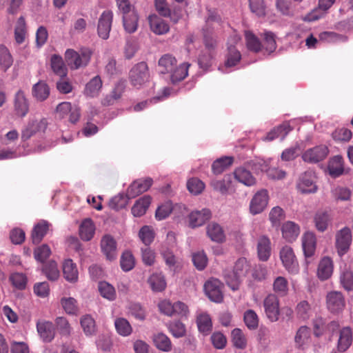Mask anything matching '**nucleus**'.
Wrapping results in <instances>:
<instances>
[{
    "mask_svg": "<svg viewBox=\"0 0 353 353\" xmlns=\"http://www.w3.org/2000/svg\"><path fill=\"white\" fill-rule=\"evenodd\" d=\"M92 54V50L89 48H81L78 52L68 49L65 52V59L71 70H77L88 65Z\"/></svg>",
    "mask_w": 353,
    "mask_h": 353,
    "instance_id": "obj_1",
    "label": "nucleus"
},
{
    "mask_svg": "<svg viewBox=\"0 0 353 353\" xmlns=\"http://www.w3.org/2000/svg\"><path fill=\"white\" fill-rule=\"evenodd\" d=\"M150 79L148 64L141 61L135 64L129 72V81L131 85L140 88Z\"/></svg>",
    "mask_w": 353,
    "mask_h": 353,
    "instance_id": "obj_2",
    "label": "nucleus"
},
{
    "mask_svg": "<svg viewBox=\"0 0 353 353\" xmlns=\"http://www.w3.org/2000/svg\"><path fill=\"white\" fill-rule=\"evenodd\" d=\"M263 307L267 318L271 322H276L279 319V300L274 294H268L263 300Z\"/></svg>",
    "mask_w": 353,
    "mask_h": 353,
    "instance_id": "obj_3",
    "label": "nucleus"
},
{
    "mask_svg": "<svg viewBox=\"0 0 353 353\" xmlns=\"http://www.w3.org/2000/svg\"><path fill=\"white\" fill-rule=\"evenodd\" d=\"M223 284L216 279L211 278L204 284V291L208 297L213 302L221 303L223 300Z\"/></svg>",
    "mask_w": 353,
    "mask_h": 353,
    "instance_id": "obj_4",
    "label": "nucleus"
},
{
    "mask_svg": "<svg viewBox=\"0 0 353 353\" xmlns=\"http://www.w3.org/2000/svg\"><path fill=\"white\" fill-rule=\"evenodd\" d=\"M329 154V149L325 145H316L307 150L302 155L305 162L316 163L324 160Z\"/></svg>",
    "mask_w": 353,
    "mask_h": 353,
    "instance_id": "obj_5",
    "label": "nucleus"
},
{
    "mask_svg": "<svg viewBox=\"0 0 353 353\" xmlns=\"http://www.w3.org/2000/svg\"><path fill=\"white\" fill-rule=\"evenodd\" d=\"M352 243V232L349 228L345 227L336 234V248L340 256L349 250Z\"/></svg>",
    "mask_w": 353,
    "mask_h": 353,
    "instance_id": "obj_6",
    "label": "nucleus"
},
{
    "mask_svg": "<svg viewBox=\"0 0 353 353\" xmlns=\"http://www.w3.org/2000/svg\"><path fill=\"white\" fill-rule=\"evenodd\" d=\"M243 274L242 266H228L224 272V278L227 285L232 290L239 288L241 278Z\"/></svg>",
    "mask_w": 353,
    "mask_h": 353,
    "instance_id": "obj_7",
    "label": "nucleus"
},
{
    "mask_svg": "<svg viewBox=\"0 0 353 353\" xmlns=\"http://www.w3.org/2000/svg\"><path fill=\"white\" fill-rule=\"evenodd\" d=\"M269 196L266 190L258 191L252 199L250 203V211L255 215L262 212L268 203Z\"/></svg>",
    "mask_w": 353,
    "mask_h": 353,
    "instance_id": "obj_8",
    "label": "nucleus"
},
{
    "mask_svg": "<svg viewBox=\"0 0 353 353\" xmlns=\"http://www.w3.org/2000/svg\"><path fill=\"white\" fill-rule=\"evenodd\" d=\"M152 178L139 179L134 181L129 186L127 190V197L128 199L135 198L136 196L146 192L152 185Z\"/></svg>",
    "mask_w": 353,
    "mask_h": 353,
    "instance_id": "obj_9",
    "label": "nucleus"
},
{
    "mask_svg": "<svg viewBox=\"0 0 353 353\" xmlns=\"http://www.w3.org/2000/svg\"><path fill=\"white\" fill-rule=\"evenodd\" d=\"M113 20V13L110 10H105L101 14L98 22V34L103 39L109 37Z\"/></svg>",
    "mask_w": 353,
    "mask_h": 353,
    "instance_id": "obj_10",
    "label": "nucleus"
},
{
    "mask_svg": "<svg viewBox=\"0 0 353 353\" xmlns=\"http://www.w3.org/2000/svg\"><path fill=\"white\" fill-rule=\"evenodd\" d=\"M297 189L303 194L314 193L317 186L314 182V175L306 172L301 175L296 184Z\"/></svg>",
    "mask_w": 353,
    "mask_h": 353,
    "instance_id": "obj_11",
    "label": "nucleus"
},
{
    "mask_svg": "<svg viewBox=\"0 0 353 353\" xmlns=\"http://www.w3.org/2000/svg\"><path fill=\"white\" fill-rule=\"evenodd\" d=\"M14 108L17 116L25 117L29 112V103L25 93L21 90L17 92L14 98Z\"/></svg>",
    "mask_w": 353,
    "mask_h": 353,
    "instance_id": "obj_12",
    "label": "nucleus"
},
{
    "mask_svg": "<svg viewBox=\"0 0 353 353\" xmlns=\"http://www.w3.org/2000/svg\"><path fill=\"white\" fill-rule=\"evenodd\" d=\"M327 306L332 313H338L342 311L345 307V299L339 292H331L327 295Z\"/></svg>",
    "mask_w": 353,
    "mask_h": 353,
    "instance_id": "obj_13",
    "label": "nucleus"
},
{
    "mask_svg": "<svg viewBox=\"0 0 353 353\" xmlns=\"http://www.w3.org/2000/svg\"><path fill=\"white\" fill-rule=\"evenodd\" d=\"M100 245L102 252L108 260L112 261L116 258L117 242L111 235H104L101 240Z\"/></svg>",
    "mask_w": 353,
    "mask_h": 353,
    "instance_id": "obj_14",
    "label": "nucleus"
},
{
    "mask_svg": "<svg viewBox=\"0 0 353 353\" xmlns=\"http://www.w3.org/2000/svg\"><path fill=\"white\" fill-rule=\"evenodd\" d=\"M148 21L151 31L155 34H165L170 30L168 23L156 14L150 15Z\"/></svg>",
    "mask_w": 353,
    "mask_h": 353,
    "instance_id": "obj_15",
    "label": "nucleus"
},
{
    "mask_svg": "<svg viewBox=\"0 0 353 353\" xmlns=\"http://www.w3.org/2000/svg\"><path fill=\"white\" fill-rule=\"evenodd\" d=\"M37 332L44 342H50L55 336V330L52 322L48 321H39L37 323Z\"/></svg>",
    "mask_w": 353,
    "mask_h": 353,
    "instance_id": "obj_16",
    "label": "nucleus"
},
{
    "mask_svg": "<svg viewBox=\"0 0 353 353\" xmlns=\"http://www.w3.org/2000/svg\"><path fill=\"white\" fill-rule=\"evenodd\" d=\"M50 224L44 220L38 222L33 228L31 233L32 241L34 244H39L49 230Z\"/></svg>",
    "mask_w": 353,
    "mask_h": 353,
    "instance_id": "obj_17",
    "label": "nucleus"
},
{
    "mask_svg": "<svg viewBox=\"0 0 353 353\" xmlns=\"http://www.w3.org/2000/svg\"><path fill=\"white\" fill-rule=\"evenodd\" d=\"M282 236L288 242H292L296 239L299 233V226L292 222L287 221L284 223L281 228Z\"/></svg>",
    "mask_w": 353,
    "mask_h": 353,
    "instance_id": "obj_18",
    "label": "nucleus"
},
{
    "mask_svg": "<svg viewBox=\"0 0 353 353\" xmlns=\"http://www.w3.org/2000/svg\"><path fill=\"white\" fill-rule=\"evenodd\" d=\"M316 236L312 232H305L302 237V246L306 259L311 257L316 249Z\"/></svg>",
    "mask_w": 353,
    "mask_h": 353,
    "instance_id": "obj_19",
    "label": "nucleus"
},
{
    "mask_svg": "<svg viewBox=\"0 0 353 353\" xmlns=\"http://www.w3.org/2000/svg\"><path fill=\"white\" fill-rule=\"evenodd\" d=\"M211 217V212L209 209H203L201 211L192 212L190 214V225L192 228L202 225Z\"/></svg>",
    "mask_w": 353,
    "mask_h": 353,
    "instance_id": "obj_20",
    "label": "nucleus"
},
{
    "mask_svg": "<svg viewBox=\"0 0 353 353\" xmlns=\"http://www.w3.org/2000/svg\"><path fill=\"white\" fill-rule=\"evenodd\" d=\"M270 240L266 236H261L258 239L257 254L259 259L266 261L271 253Z\"/></svg>",
    "mask_w": 353,
    "mask_h": 353,
    "instance_id": "obj_21",
    "label": "nucleus"
},
{
    "mask_svg": "<svg viewBox=\"0 0 353 353\" xmlns=\"http://www.w3.org/2000/svg\"><path fill=\"white\" fill-rule=\"evenodd\" d=\"M139 17L134 10L130 12L123 13V25L128 33L134 32L138 28Z\"/></svg>",
    "mask_w": 353,
    "mask_h": 353,
    "instance_id": "obj_22",
    "label": "nucleus"
},
{
    "mask_svg": "<svg viewBox=\"0 0 353 353\" xmlns=\"http://www.w3.org/2000/svg\"><path fill=\"white\" fill-rule=\"evenodd\" d=\"M50 93L48 85L43 81H39L32 86V94L39 101L46 100Z\"/></svg>",
    "mask_w": 353,
    "mask_h": 353,
    "instance_id": "obj_23",
    "label": "nucleus"
},
{
    "mask_svg": "<svg viewBox=\"0 0 353 353\" xmlns=\"http://www.w3.org/2000/svg\"><path fill=\"white\" fill-rule=\"evenodd\" d=\"M329 174L331 176L336 178L344 172L343 159L341 156H335L330 159L327 166Z\"/></svg>",
    "mask_w": 353,
    "mask_h": 353,
    "instance_id": "obj_24",
    "label": "nucleus"
},
{
    "mask_svg": "<svg viewBox=\"0 0 353 353\" xmlns=\"http://www.w3.org/2000/svg\"><path fill=\"white\" fill-rule=\"evenodd\" d=\"M154 346L159 350L168 352L172 349V344L170 338L162 332L154 334L152 336Z\"/></svg>",
    "mask_w": 353,
    "mask_h": 353,
    "instance_id": "obj_25",
    "label": "nucleus"
},
{
    "mask_svg": "<svg viewBox=\"0 0 353 353\" xmlns=\"http://www.w3.org/2000/svg\"><path fill=\"white\" fill-rule=\"evenodd\" d=\"M95 232V225L91 219H85L79 226V236L83 241L91 240Z\"/></svg>",
    "mask_w": 353,
    "mask_h": 353,
    "instance_id": "obj_26",
    "label": "nucleus"
},
{
    "mask_svg": "<svg viewBox=\"0 0 353 353\" xmlns=\"http://www.w3.org/2000/svg\"><path fill=\"white\" fill-rule=\"evenodd\" d=\"M352 332L350 327H345L341 330L338 341V350L340 352L346 351L352 345Z\"/></svg>",
    "mask_w": 353,
    "mask_h": 353,
    "instance_id": "obj_27",
    "label": "nucleus"
},
{
    "mask_svg": "<svg viewBox=\"0 0 353 353\" xmlns=\"http://www.w3.org/2000/svg\"><path fill=\"white\" fill-rule=\"evenodd\" d=\"M234 176L236 180L246 186H252L256 183V179L252 173L243 167L236 168L234 172Z\"/></svg>",
    "mask_w": 353,
    "mask_h": 353,
    "instance_id": "obj_28",
    "label": "nucleus"
},
{
    "mask_svg": "<svg viewBox=\"0 0 353 353\" xmlns=\"http://www.w3.org/2000/svg\"><path fill=\"white\" fill-rule=\"evenodd\" d=\"M103 82L99 75L92 78L85 85L84 93L86 96L94 97L99 95Z\"/></svg>",
    "mask_w": 353,
    "mask_h": 353,
    "instance_id": "obj_29",
    "label": "nucleus"
},
{
    "mask_svg": "<svg viewBox=\"0 0 353 353\" xmlns=\"http://www.w3.org/2000/svg\"><path fill=\"white\" fill-rule=\"evenodd\" d=\"M292 130V129L288 123H283L268 133L265 139L268 141H272L275 139L281 138V139L283 140Z\"/></svg>",
    "mask_w": 353,
    "mask_h": 353,
    "instance_id": "obj_30",
    "label": "nucleus"
},
{
    "mask_svg": "<svg viewBox=\"0 0 353 353\" xmlns=\"http://www.w3.org/2000/svg\"><path fill=\"white\" fill-rule=\"evenodd\" d=\"M176 58L170 54L163 55L159 60L160 72L163 74L170 73L176 66Z\"/></svg>",
    "mask_w": 353,
    "mask_h": 353,
    "instance_id": "obj_31",
    "label": "nucleus"
},
{
    "mask_svg": "<svg viewBox=\"0 0 353 353\" xmlns=\"http://www.w3.org/2000/svg\"><path fill=\"white\" fill-rule=\"evenodd\" d=\"M196 324L199 332L204 335H208L212 330V319L210 316L206 312H201L198 314Z\"/></svg>",
    "mask_w": 353,
    "mask_h": 353,
    "instance_id": "obj_32",
    "label": "nucleus"
},
{
    "mask_svg": "<svg viewBox=\"0 0 353 353\" xmlns=\"http://www.w3.org/2000/svg\"><path fill=\"white\" fill-rule=\"evenodd\" d=\"M152 198L145 195L134 204L132 208V213L134 216H141L145 214L149 205L151 203Z\"/></svg>",
    "mask_w": 353,
    "mask_h": 353,
    "instance_id": "obj_33",
    "label": "nucleus"
},
{
    "mask_svg": "<svg viewBox=\"0 0 353 353\" xmlns=\"http://www.w3.org/2000/svg\"><path fill=\"white\" fill-rule=\"evenodd\" d=\"M207 234L213 241L223 242L225 236L223 228L216 223H211L207 226Z\"/></svg>",
    "mask_w": 353,
    "mask_h": 353,
    "instance_id": "obj_34",
    "label": "nucleus"
},
{
    "mask_svg": "<svg viewBox=\"0 0 353 353\" xmlns=\"http://www.w3.org/2000/svg\"><path fill=\"white\" fill-rule=\"evenodd\" d=\"M80 324L84 334L88 336H93L97 332V326L94 318L90 314H85L80 319Z\"/></svg>",
    "mask_w": 353,
    "mask_h": 353,
    "instance_id": "obj_35",
    "label": "nucleus"
},
{
    "mask_svg": "<svg viewBox=\"0 0 353 353\" xmlns=\"http://www.w3.org/2000/svg\"><path fill=\"white\" fill-rule=\"evenodd\" d=\"M190 64L183 63L179 66H176L172 72H170V79L172 83H176L183 81L188 74V68Z\"/></svg>",
    "mask_w": 353,
    "mask_h": 353,
    "instance_id": "obj_36",
    "label": "nucleus"
},
{
    "mask_svg": "<svg viewBox=\"0 0 353 353\" xmlns=\"http://www.w3.org/2000/svg\"><path fill=\"white\" fill-rule=\"evenodd\" d=\"M13 58L8 48L3 45H0V70L6 72L12 65Z\"/></svg>",
    "mask_w": 353,
    "mask_h": 353,
    "instance_id": "obj_37",
    "label": "nucleus"
},
{
    "mask_svg": "<svg viewBox=\"0 0 353 353\" xmlns=\"http://www.w3.org/2000/svg\"><path fill=\"white\" fill-rule=\"evenodd\" d=\"M234 159L231 157H224L214 161L212 165V172L221 174L233 163Z\"/></svg>",
    "mask_w": 353,
    "mask_h": 353,
    "instance_id": "obj_38",
    "label": "nucleus"
},
{
    "mask_svg": "<svg viewBox=\"0 0 353 353\" xmlns=\"http://www.w3.org/2000/svg\"><path fill=\"white\" fill-rule=\"evenodd\" d=\"M60 303L65 311L69 315H77L79 313V306L77 301L73 297H63L60 300Z\"/></svg>",
    "mask_w": 353,
    "mask_h": 353,
    "instance_id": "obj_39",
    "label": "nucleus"
},
{
    "mask_svg": "<svg viewBox=\"0 0 353 353\" xmlns=\"http://www.w3.org/2000/svg\"><path fill=\"white\" fill-rule=\"evenodd\" d=\"M51 68L53 72L61 77H64L67 75L68 69L65 65L61 57L54 54L51 57Z\"/></svg>",
    "mask_w": 353,
    "mask_h": 353,
    "instance_id": "obj_40",
    "label": "nucleus"
},
{
    "mask_svg": "<svg viewBox=\"0 0 353 353\" xmlns=\"http://www.w3.org/2000/svg\"><path fill=\"white\" fill-rule=\"evenodd\" d=\"M279 255L283 265H295L298 263L294 252L290 246H283L280 250Z\"/></svg>",
    "mask_w": 353,
    "mask_h": 353,
    "instance_id": "obj_41",
    "label": "nucleus"
},
{
    "mask_svg": "<svg viewBox=\"0 0 353 353\" xmlns=\"http://www.w3.org/2000/svg\"><path fill=\"white\" fill-rule=\"evenodd\" d=\"M148 282L154 292H161L166 288V282L161 274L155 273L152 274Z\"/></svg>",
    "mask_w": 353,
    "mask_h": 353,
    "instance_id": "obj_42",
    "label": "nucleus"
},
{
    "mask_svg": "<svg viewBox=\"0 0 353 353\" xmlns=\"http://www.w3.org/2000/svg\"><path fill=\"white\" fill-rule=\"evenodd\" d=\"M330 221L329 214L323 210L318 211L314 217L316 228L320 232H323L327 228Z\"/></svg>",
    "mask_w": 353,
    "mask_h": 353,
    "instance_id": "obj_43",
    "label": "nucleus"
},
{
    "mask_svg": "<svg viewBox=\"0 0 353 353\" xmlns=\"http://www.w3.org/2000/svg\"><path fill=\"white\" fill-rule=\"evenodd\" d=\"M246 46L249 50L259 52L262 49V44L259 39L250 30L245 31Z\"/></svg>",
    "mask_w": 353,
    "mask_h": 353,
    "instance_id": "obj_44",
    "label": "nucleus"
},
{
    "mask_svg": "<svg viewBox=\"0 0 353 353\" xmlns=\"http://www.w3.org/2000/svg\"><path fill=\"white\" fill-rule=\"evenodd\" d=\"M27 34L26 24L25 19L20 17L17 21L14 29V39L18 44H21L24 42Z\"/></svg>",
    "mask_w": 353,
    "mask_h": 353,
    "instance_id": "obj_45",
    "label": "nucleus"
},
{
    "mask_svg": "<svg viewBox=\"0 0 353 353\" xmlns=\"http://www.w3.org/2000/svg\"><path fill=\"white\" fill-rule=\"evenodd\" d=\"M233 345L239 350H244L247 346V339L243 331L239 328H235L231 333Z\"/></svg>",
    "mask_w": 353,
    "mask_h": 353,
    "instance_id": "obj_46",
    "label": "nucleus"
},
{
    "mask_svg": "<svg viewBox=\"0 0 353 353\" xmlns=\"http://www.w3.org/2000/svg\"><path fill=\"white\" fill-rule=\"evenodd\" d=\"M98 289L100 294L109 301H114L116 299V291L114 288L105 281H101L98 284Z\"/></svg>",
    "mask_w": 353,
    "mask_h": 353,
    "instance_id": "obj_47",
    "label": "nucleus"
},
{
    "mask_svg": "<svg viewBox=\"0 0 353 353\" xmlns=\"http://www.w3.org/2000/svg\"><path fill=\"white\" fill-rule=\"evenodd\" d=\"M139 237L145 245L148 246L153 242L155 232L151 226L144 225L139 232Z\"/></svg>",
    "mask_w": 353,
    "mask_h": 353,
    "instance_id": "obj_48",
    "label": "nucleus"
},
{
    "mask_svg": "<svg viewBox=\"0 0 353 353\" xmlns=\"http://www.w3.org/2000/svg\"><path fill=\"white\" fill-rule=\"evenodd\" d=\"M267 270L264 266H249L246 275L255 281H262L266 278Z\"/></svg>",
    "mask_w": 353,
    "mask_h": 353,
    "instance_id": "obj_49",
    "label": "nucleus"
},
{
    "mask_svg": "<svg viewBox=\"0 0 353 353\" xmlns=\"http://www.w3.org/2000/svg\"><path fill=\"white\" fill-rule=\"evenodd\" d=\"M114 325L117 332L121 336H129L132 332L130 323L124 318H118L115 320Z\"/></svg>",
    "mask_w": 353,
    "mask_h": 353,
    "instance_id": "obj_50",
    "label": "nucleus"
},
{
    "mask_svg": "<svg viewBox=\"0 0 353 353\" xmlns=\"http://www.w3.org/2000/svg\"><path fill=\"white\" fill-rule=\"evenodd\" d=\"M243 320L249 330H256L259 326V317L252 310H248L244 313Z\"/></svg>",
    "mask_w": 353,
    "mask_h": 353,
    "instance_id": "obj_51",
    "label": "nucleus"
},
{
    "mask_svg": "<svg viewBox=\"0 0 353 353\" xmlns=\"http://www.w3.org/2000/svg\"><path fill=\"white\" fill-rule=\"evenodd\" d=\"M241 59L240 52L234 46L229 47L225 65L228 68L235 66L240 61Z\"/></svg>",
    "mask_w": 353,
    "mask_h": 353,
    "instance_id": "obj_52",
    "label": "nucleus"
},
{
    "mask_svg": "<svg viewBox=\"0 0 353 353\" xmlns=\"http://www.w3.org/2000/svg\"><path fill=\"white\" fill-rule=\"evenodd\" d=\"M168 330L175 338H181L185 335V325L179 321H174L168 324Z\"/></svg>",
    "mask_w": 353,
    "mask_h": 353,
    "instance_id": "obj_53",
    "label": "nucleus"
},
{
    "mask_svg": "<svg viewBox=\"0 0 353 353\" xmlns=\"http://www.w3.org/2000/svg\"><path fill=\"white\" fill-rule=\"evenodd\" d=\"M225 179V177L221 180H212L210 185L214 191L219 192L222 194H226L230 186V181Z\"/></svg>",
    "mask_w": 353,
    "mask_h": 353,
    "instance_id": "obj_54",
    "label": "nucleus"
},
{
    "mask_svg": "<svg viewBox=\"0 0 353 353\" xmlns=\"http://www.w3.org/2000/svg\"><path fill=\"white\" fill-rule=\"evenodd\" d=\"M187 188L190 192L197 195L203 192L205 188V184L198 178H191L187 182Z\"/></svg>",
    "mask_w": 353,
    "mask_h": 353,
    "instance_id": "obj_55",
    "label": "nucleus"
},
{
    "mask_svg": "<svg viewBox=\"0 0 353 353\" xmlns=\"http://www.w3.org/2000/svg\"><path fill=\"white\" fill-rule=\"evenodd\" d=\"M273 290L279 296H285L288 290V281L283 276H278L273 283Z\"/></svg>",
    "mask_w": 353,
    "mask_h": 353,
    "instance_id": "obj_56",
    "label": "nucleus"
},
{
    "mask_svg": "<svg viewBox=\"0 0 353 353\" xmlns=\"http://www.w3.org/2000/svg\"><path fill=\"white\" fill-rule=\"evenodd\" d=\"M55 324L60 334L70 336L72 327L68 319L63 316H59L55 319Z\"/></svg>",
    "mask_w": 353,
    "mask_h": 353,
    "instance_id": "obj_57",
    "label": "nucleus"
},
{
    "mask_svg": "<svg viewBox=\"0 0 353 353\" xmlns=\"http://www.w3.org/2000/svg\"><path fill=\"white\" fill-rule=\"evenodd\" d=\"M51 250L50 247L46 244L37 247L34 251V258L37 262L43 263L50 256Z\"/></svg>",
    "mask_w": 353,
    "mask_h": 353,
    "instance_id": "obj_58",
    "label": "nucleus"
},
{
    "mask_svg": "<svg viewBox=\"0 0 353 353\" xmlns=\"http://www.w3.org/2000/svg\"><path fill=\"white\" fill-rule=\"evenodd\" d=\"M205 27L203 29L211 30L214 28L212 27L214 23H216L218 26H221L222 19L221 16L218 14L216 10H209L208 12V17L205 21Z\"/></svg>",
    "mask_w": 353,
    "mask_h": 353,
    "instance_id": "obj_59",
    "label": "nucleus"
},
{
    "mask_svg": "<svg viewBox=\"0 0 353 353\" xmlns=\"http://www.w3.org/2000/svg\"><path fill=\"white\" fill-rule=\"evenodd\" d=\"M174 210V206L170 201H166L161 204L156 210V218L158 220H162L169 216V214Z\"/></svg>",
    "mask_w": 353,
    "mask_h": 353,
    "instance_id": "obj_60",
    "label": "nucleus"
},
{
    "mask_svg": "<svg viewBox=\"0 0 353 353\" xmlns=\"http://www.w3.org/2000/svg\"><path fill=\"white\" fill-rule=\"evenodd\" d=\"M203 42L205 47V50L212 52L216 47L217 41L216 39L212 37V30L208 29H203Z\"/></svg>",
    "mask_w": 353,
    "mask_h": 353,
    "instance_id": "obj_61",
    "label": "nucleus"
},
{
    "mask_svg": "<svg viewBox=\"0 0 353 353\" xmlns=\"http://www.w3.org/2000/svg\"><path fill=\"white\" fill-rule=\"evenodd\" d=\"M296 314L299 318L306 320L311 315V307L307 301H301L296 307Z\"/></svg>",
    "mask_w": 353,
    "mask_h": 353,
    "instance_id": "obj_62",
    "label": "nucleus"
},
{
    "mask_svg": "<svg viewBox=\"0 0 353 353\" xmlns=\"http://www.w3.org/2000/svg\"><path fill=\"white\" fill-rule=\"evenodd\" d=\"M10 280L12 284L19 290H24L27 284V277L23 273L15 272L11 274Z\"/></svg>",
    "mask_w": 353,
    "mask_h": 353,
    "instance_id": "obj_63",
    "label": "nucleus"
},
{
    "mask_svg": "<svg viewBox=\"0 0 353 353\" xmlns=\"http://www.w3.org/2000/svg\"><path fill=\"white\" fill-rule=\"evenodd\" d=\"M263 46L266 51L273 52L276 48L275 34L272 32H265L263 34Z\"/></svg>",
    "mask_w": 353,
    "mask_h": 353,
    "instance_id": "obj_64",
    "label": "nucleus"
}]
</instances>
